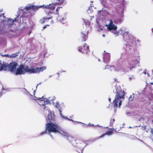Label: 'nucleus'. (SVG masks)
<instances>
[{"label": "nucleus", "mask_w": 153, "mask_h": 153, "mask_svg": "<svg viewBox=\"0 0 153 153\" xmlns=\"http://www.w3.org/2000/svg\"><path fill=\"white\" fill-rule=\"evenodd\" d=\"M147 74L148 75V76H149V74L148 73H147Z\"/></svg>", "instance_id": "58836bf2"}, {"label": "nucleus", "mask_w": 153, "mask_h": 153, "mask_svg": "<svg viewBox=\"0 0 153 153\" xmlns=\"http://www.w3.org/2000/svg\"><path fill=\"white\" fill-rule=\"evenodd\" d=\"M78 50L79 52L88 54V52H89V46L86 43H84L82 46L79 48Z\"/></svg>", "instance_id": "0eeeda50"}, {"label": "nucleus", "mask_w": 153, "mask_h": 153, "mask_svg": "<svg viewBox=\"0 0 153 153\" xmlns=\"http://www.w3.org/2000/svg\"><path fill=\"white\" fill-rule=\"evenodd\" d=\"M43 100H42L41 101L42 102H43V101H45V103H46L47 104L49 103L50 102V101H49V100L47 99L45 101H43Z\"/></svg>", "instance_id": "393cba45"}, {"label": "nucleus", "mask_w": 153, "mask_h": 153, "mask_svg": "<svg viewBox=\"0 0 153 153\" xmlns=\"http://www.w3.org/2000/svg\"><path fill=\"white\" fill-rule=\"evenodd\" d=\"M51 23H52L53 22V21L52 20L51 21Z\"/></svg>", "instance_id": "e433bc0d"}, {"label": "nucleus", "mask_w": 153, "mask_h": 153, "mask_svg": "<svg viewBox=\"0 0 153 153\" xmlns=\"http://www.w3.org/2000/svg\"><path fill=\"white\" fill-rule=\"evenodd\" d=\"M108 28L109 30H115L117 29V27L114 24L109 25Z\"/></svg>", "instance_id": "ddd939ff"}, {"label": "nucleus", "mask_w": 153, "mask_h": 153, "mask_svg": "<svg viewBox=\"0 0 153 153\" xmlns=\"http://www.w3.org/2000/svg\"><path fill=\"white\" fill-rule=\"evenodd\" d=\"M144 74H146V72H145V73H144Z\"/></svg>", "instance_id": "a19ab883"}, {"label": "nucleus", "mask_w": 153, "mask_h": 153, "mask_svg": "<svg viewBox=\"0 0 153 153\" xmlns=\"http://www.w3.org/2000/svg\"><path fill=\"white\" fill-rule=\"evenodd\" d=\"M46 69L45 67L37 68L35 66H32L30 67V69L28 71L30 72V74L39 73L41 71H42Z\"/></svg>", "instance_id": "423d86ee"}, {"label": "nucleus", "mask_w": 153, "mask_h": 153, "mask_svg": "<svg viewBox=\"0 0 153 153\" xmlns=\"http://www.w3.org/2000/svg\"><path fill=\"white\" fill-rule=\"evenodd\" d=\"M114 81H116L117 82H119V80L118 79H115Z\"/></svg>", "instance_id": "7c9ffc66"}, {"label": "nucleus", "mask_w": 153, "mask_h": 153, "mask_svg": "<svg viewBox=\"0 0 153 153\" xmlns=\"http://www.w3.org/2000/svg\"><path fill=\"white\" fill-rule=\"evenodd\" d=\"M44 8H48L51 9V10H53L55 8V5L53 4H49V5L45 6Z\"/></svg>", "instance_id": "f8f14e48"}, {"label": "nucleus", "mask_w": 153, "mask_h": 153, "mask_svg": "<svg viewBox=\"0 0 153 153\" xmlns=\"http://www.w3.org/2000/svg\"><path fill=\"white\" fill-rule=\"evenodd\" d=\"M30 69V67L26 66L25 67L23 65H21L19 68H17L15 71V74L16 75L24 74L25 73H28L30 74V72L28 71V70Z\"/></svg>", "instance_id": "39448f33"}, {"label": "nucleus", "mask_w": 153, "mask_h": 153, "mask_svg": "<svg viewBox=\"0 0 153 153\" xmlns=\"http://www.w3.org/2000/svg\"><path fill=\"white\" fill-rule=\"evenodd\" d=\"M81 36L82 38V42H85L87 38V36L85 34H84L83 33H81Z\"/></svg>", "instance_id": "4468645a"}, {"label": "nucleus", "mask_w": 153, "mask_h": 153, "mask_svg": "<svg viewBox=\"0 0 153 153\" xmlns=\"http://www.w3.org/2000/svg\"><path fill=\"white\" fill-rule=\"evenodd\" d=\"M34 98H35L34 99L35 100H40L41 101L43 100V97H42V98H37L36 97H35Z\"/></svg>", "instance_id": "412c9836"}, {"label": "nucleus", "mask_w": 153, "mask_h": 153, "mask_svg": "<svg viewBox=\"0 0 153 153\" xmlns=\"http://www.w3.org/2000/svg\"><path fill=\"white\" fill-rule=\"evenodd\" d=\"M116 89L117 92L113 104L114 107L117 108L118 106V105L119 107H120L122 102V100H120L124 99L125 92L120 87L117 88Z\"/></svg>", "instance_id": "f03ea898"}, {"label": "nucleus", "mask_w": 153, "mask_h": 153, "mask_svg": "<svg viewBox=\"0 0 153 153\" xmlns=\"http://www.w3.org/2000/svg\"><path fill=\"white\" fill-rule=\"evenodd\" d=\"M110 60V55L109 53H104L103 61L105 62L108 63Z\"/></svg>", "instance_id": "1a4fd4ad"}, {"label": "nucleus", "mask_w": 153, "mask_h": 153, "mask_svg": "<svg viewBox=\"0 0 153 153\" xmlns=\"http://www.w3.org/2000/svg\"><path fill=\"white\" fill-rule=\"evenodd\" d=\"M45 101H43V103H42V104H40V105L41 106L43 109V110H45L46 108V106L45 105Z\"/></svg>", "instance_id": "dca6fc26"}, {"label": "nucleus", "mask_w": 153, "mask_h": 153, "mask_svg": "<svg viewBox=\"0 0 153 153\" xmlns=\"http://www.w3.org/2000/svg\"><path fill=\"white\" fill-rule=\"evenodd\" d=\"M17 65L18 64L15 62H12L9 64L6 62H3L2 64L0 63V71H8L11 72H14L16 71Z\"/></svg>", "instance_id": "7ed1b4c3"}, {"label": "nucleus", "mask_w": 153, "mask_h": 153, "mask_svg": "<svg viewBox=\"0 0 153 153\" xmlns=\"http://www.w3.org/2000/svg\"><path fill=\"white\" fill-rule=\"evenodd\" d=\"M114 131H115L116 132H117L114 129H112L111 130L108 131L106 132L105 133L102 134L101 136L99 137L98 138H102L105 135H110L114 133Z\"/></svg>", "instance_id": "9d476101"}, {"label": "nucleus", "mask_w": 153, "mask_h": 153, "mask_svg": "<svg viewBox=\"0 0 153 153\" xmlns=\"http://www.w3.org/2000/svg\"><path fill=\"white\" fill-rule=\"evenodd\" d=\"M8 22H10V25H13L14 22V21H13V19H10L8 20Z\"/></svg>", "instance_id": "4be33fe9"}, {"label": "nucleus", "mask_w": 153, "mask_h": 153, "mask_svg": "<svg viewBox=\"0 0 153 153\" xmlns=\"http://www.w3.org/2000/svg\"><path fill=\"white\" fill-rule=\"evenodd\" d=\"M42 7V6H35L33 5H29V6H27L25 7V9L26 10H28L30 9H32L34 11H36L38 10L39 8H41Z\"/></svg>", "instance_id": "6e6552de"}, {"label": "nucleus", "mask_w": 153, "mask_h": 153, "mask_svg": "<svg viewBox=\"0 0 153 153\" xmlns=\"http://www.w3.org/2000/svg\"><path fill=\"white\" fill-rule=\"evenodd\" d=\"M52 17H44L40 20V22L42 24H43L46 22H48V21L50 19H52Z\"/></svg>", "instance_id": "9b49d317"}, {"label": "nucleus", "mask_w": 153, "mask_h": 153, "mask_svg": "<svg viewBox=\"0 0 153 153\" xmlns=\"http://www.w3.org/2000/svg\"><path fill=\"white\" fill-rule=\"evenodd\" d=\"M17 56L16 54V53H13L12 55H10V57H16V56Z\"/></svg>", "instance_id": "b1692460"}, {"label": "nucleus", "mask_w": 153, "mask_h": 153, "mask_svg": "<svg viewBox=\"0 0 153 153\" xmlns=\"http://www.w3.org/2000/svg\"><path fill=\"white\" fill-rule=\"evenodd\" d=\"M61 8H62V7H59L57 8V9H56V14L59 15V11L60 10V9Z\"/></svg>", "instance_id": "6ab92c4d"}, {"label": "nucleus", "mask_w": 153, "mask_h": 153, "mask_svg": "<svg viewBox=\"0 0 153 153\" xmlns=\"http://www.w3.org/2000/svg\"><path fill=\"white\" fill-rule=\"evenodd\" d=\"M127 61L126 69L128 70L134 68L135 66L139 63L138 60L135 59H132L131 57L128 58Z\"/></svg>", "instance_id": "20e7f679"}, {"label": "nucleus", "mask_w": 153, "mask_h": 153, "mask_svg": "<svg viewBox=\"0 0 153 153\" xmlns=\"http://www.w3.org/2000/svg\"><path fill=\"white\" fill-rule=\"evenodd\" d=\"M68 140L71 143H73L74 142L76 141V140L73 137L70 136H69L67 138Z\"/></svg>", "instance_id": "2eb2a0df"}, {"label": "nucleus", "mask_w": 153, "mask_h": 153, "mask_svg": "<svg viewBox=\"0 0 153 153\" xmlns=\"http://www.w3.org/2000/svg\"><path fill=\"white\" fill-rule=\"evenodd\" d=\"M88 126H94V125L93 124H92V125L90 124V123H89L88 124Z\"/></svg>", "instance_id": "2f4dec72"}, {"label": "nucleus", "mask_w": 153, "mask_h": 153, "mask_svg": "<svg viewBox=\"0 0 153 153\" xmlns=\"http://www.w3.org/2000/svg\"><path fill=\"white\" fill-rule=\"evenodd\" d=\"M65 0H56L57 2V4H62L64 2Z\"/></svg>", "instance_id": "f3484780"}, {"label": "nucleus", "mask_w": 153, "mask_h": 153, "mask_svg": "<svg viewBox=\"0 0 153 153\" xmlns=\"http://www.w3.org/2000/svg\"><path fill=\"white\" fill-rule=\"evenodd\" d=\"M134 98V96H133L132 95H131L130 97L129 98V100L130 101H132L133 100Z\"/></svg>", "instance_id": "5701e85b"}, {"label": "nucleus", "mask_w": 153, "mask_h": 153, "mask_svg": "<svg viewBox=\"0 0 153 153\" xmlns=\"http://www.w3.org/2000/svg\"><path fill=\"white\" fill-rule=\"evenodd\" d=\"M108 100H109V101H110V102H111V98H108Z\"/></svg>", "instance_id": "72a5a7b5"}, {"label": "nucleus", "mask_w": 153, "mask_h": 153, "mask_svg": "<svg viewBox=\"0 0 153 153\" xmlns=\"http://www.w3.org/2000/svg\"><path fill=\"white\" fill-rule=\"evenodd\" d=\"M152 141H153V139H152Z\"/></svg>", "instance_id": "79ce46f5"}, {"label": "nucleus", "mask_w": 153, "mask_h": 153, "mask_svg": "<svg viewBox=\"0 0 153 153\" xmlns=\"http://www.w3.org/2000/svg\"><path fill=\"white\" fill-rule=\"evenodd\" d=\"M152 73L153 74V69L152 70Z\"/></svg>", "instance_id": "ea45409f"}, {"label": "nucleus", "mask_w": 153, "mask_h": 153, "mask_svg": "<svg viewBox=\"0 0 153 153\" xmlns=\"http://www.w3.org/2000/svg\"><path fill=\"white\" fill-rule=\"evenodd\" d=\"M150 132L151 133H152V134H153V129L152 128L151 129Z\"/></svg>", "instance_id": "c85d7f7f"}, {"label": "nucleus", "mask_w": 153, "mask_h": 153, "mask_svg": "<svg viewBox=\"0 0 153 153\" xmlns=\"http://www.w3.org/2000/svg\"><path fill=\"white\" fill-rule=\"evenodd\" d=\"M150 84L152 85H153V82H150Z\"/></svg>", "instance_id": "f704fd0d"}, {"label": "nucleus", "mask_w": 153, "mask_h": 153, "mask_svg": "<svg viewBox=\"0 0 153 153\" xmlns=\"http://www.w3.org/2000/svg\"><path fill=\"white\" fill-rule=\"evenodd\" d=\"M113 24V21L111 19L110 20L109 25H112Z\"/></svg>", "instance_id": "bb28decb"}, {"label": "nucleus", "mask_w": 153, "mask_h": 153, "mask_svg": "<svg viewBox=\"0 0 153 153\" xmlns=\"http://www.w3.org/2000/svg\"><path fill=\"white\" fill-rule=\"evenodd\" d=\"M115 120L114 119L111 118V120L110 121V125H113L114 123V122L115 121Z\"/></svg>", "instance_id": "a211bd4d"}, {"label": "nucleus", "mask_w": 153, "mask_h": 153, "mask_svg": "<svg viewBox=\"0 0 153 153\" xmlns=\"http://www.w3.org/2000/svg\"><path fill=\"white\" fill-rule=\"evenodd\" d=\"M49 26V25H48V24L46 25H45V26H44L43 27V30H43L45 29V28H46L47 27V26Z\"/></svg>", "instance_id": "a878e982"}, {"label": "nucleus", "mask_w": 153, "mask_h": 153, "mask_svg": "<svg viewBox=\"0 0 153 153\" xmlns=\"http://www.w3.org/2000/svg\"><path fill=\"white\" fill-rule=\"evenodd\" d=\"M62 134L64 136L68 138V137H69V135L66 132H63Z\"/></svg>", "instance_id": "aec40b11"}, {"label": "nucleus", "mask_w": 153, "mask_h": 153, "mask_svg": "<svg viewBox=\"0 0 153 153\" xmlns=\"http://www.w3.org/2000/svg\"><path fill=\"white\" fill-rule=\"evenodd\" d=\"M16 18H15L14 20H13V21H14H14H16Z\"/></svg>", "instance_id": "c9c22d12"}, {"label": "nucleus", "mask_w": 153, "mask_h": 153, "mask_svg": "<svg viewBox=\"0 0 153 153\" xmlns=\"http://www.w3.org/2000/svg\"><path fill=\"white\" fill-rule=\"evenodd\" d=\"M2 95V93L1 92L0 93V96H1Z\"/></svg>", "instance_id": "473e14b6"}, {"label": "nucleus", "mask_w": 153, "mask_h": 153, "mask_svg": "<svg viewBox=\"0 0 153 153\" xmlns=\"http://www.w3.org/2000/svg\"><path fill=\"white\" fill-rule=\"evenodd\" d=\"M46 120L48 123L46 124L45 131L40 134V135L46 134L48 132L49 134L52 137L51 135V132L58 133L60 130V127L56 123L52 122L54 120L53 117H52L51 114H48L46 118Z\"/></svg>", "instance_id": "f257e3e1"}, {"label": "nucleus", "mask_w": 153, "mask_h": 153, "mask_svg": "<svg viewBox=\"0 0 153 153\" xmlns=\"http://www.w3.org/2000/svg\"><path fill=\"white\" fill-rule=\"evenodd\" d=\"M119 32H118L117 31H116V30H115L114 31V32H113V33L115 34H118V33H119Z\"/></svg>", "instance_id": "cd10ccee"}, {"label": "nucleus", "mask_w": 153, "mask_h": 153, "mask_svg": "<svg viewBox=\"0 0 153 153\" xmlns=\"http://www.w3.org/2000/svg\"><path fill=\"white\" fill-rule=\"evenodd\" d=\"M128 32H125V33H124V35H123V36L124 37L125 36H124V35L125 34H128Z\"/></svg>", "instance_id": "c756f323"}, {"label": "nucleus", "mask_w": 153, "mask_h": 153, "mask_svg": "<svg viewBox=\"0 0 153 153\" xmlns=\"http://www.w3.org/2000/svg\"><path fill=\"white\" fill-rule=\"evenodd\" d=\"M102 36H103V37H105V35L104 34H103L102 35Z\"/></svg>", "instance_id": "4c0bfd02"}]
</instances>
